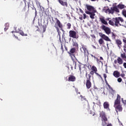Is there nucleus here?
<instances>
[{
  "label": "nucleus",
  "mask_w": 126,
  "mask_h": 126,
  "mask_svg": "<svg viewBox=\"0 0 126 126\" xmlns=\"http://www.w3.org/2000/svg\"><path fill=\"white\" fill-rule=\"evenodd\" d=\"M114 107L115 108L117 115H118L119 112L123 111V107L121 104V95L119 94H117V98L114 101Z\"/></svg>",
  "instance_id": "nucleus-1"
},
{
  "label": "nucleus",
  "mask_w": 126,
  "mask_h": 126,
  "mask_svg": "<svg viewBox=\"0 0 126 126\" xmlns=\"http://www.w3.org/2000/svg\"><path fill=\"white\" fill-rule=\"evenodd\" d=\"M55 20L56 21V23L54 26V27L56 28L57 32H58V34H60V29H61V31L63 32V34H64V32H65L63 29V24L61 23V21H60V20L58 19V18H55Z\"/></svg>",
  "instance_id": "nucleus-2"
},
{
  "label": "nucleus",
  "mask_w": 126,
  "mask_h": 126,
  "mask_svg": "<svg viewBox=\"0 0 126 126\" xmlns=\"http://www.w3.org/2000/svg\"><path fill=\"white\" fill-rule=\"evenodd\" d=\"M86 78H87L86 80V86L87 89H90L92 87V83H91V75L90 74H88V72L86 71Z\"/></svg>",
  "instance_id": "nucleus-3"
},
{
  "label": "nucleus",
  "mask_w": 126,
  "mask_h": 126,
  "mask_svg": "<svg viewBox=\"0 0 126 126\" xmlns=\"http://www.w3.org/2000/svg\"><path fill=\"white\" fill-rule=\"evenodd\" d=\"M113 21L116 27H119V26H123L124 19L121 17L113 18Z\"/></svg>",
  "instance_id": "nucleus-4"
},
{
  "label": "nucleus",
  "mask_w": 126,
  "mask_h": 126,
  "mask_svg": "<svg viewBox=\"0 0 126 126\" xmlns=\"http://www.w3.org/2000/svg\"><path fill=\"white\" fill-rule=\"evenodd\" d=\"M99 117L101 118L102 126H106L107 123L106 122H108V118H107V116H106V113H105V112H100L99 113Z\"/></svg>",
  "instance_id": "nucleus-5"
},
{
  "label": "nucleus",
  "mask_w": 126,
  "mask_h": 126,
  "mask_svg": "<svg viewBox=\"0 0 126 126\" xmlns=\"http://www.w3.org/2000/svg\"><path fill=\"white\" fill-rule=\"evenodd\" d=\"M69 36L73 39H78V35H77L76 32L74 31H70L69 32Z\"/></svg>",
  "instance_id": "nucleus-6"
},
{
  "label": "nucleus",
  "mask_w": 126,
  "mask_h": 126,
  "mask_svg": "<svg viewBox=\"0 0 126 126\" xmlns=\"http://www.w3.org/2000/svg\"><path fill=\"white\" fill-rule=\"evenodd\" d=\"M101 28L102 30H104L105 31L106 34H107V35H109V34H111V29H110L108 27H106L105 25H103L101 26Z\"/></svg>",
  "instance_id": "nucleus-7"
},
{
  "label": "nucleus",
  "mask_w": 126,
  "mask_h": 126,
  "mask_svg": "<svg viewBox=\"0 0 126 126\" xmlns=\"http://www.w3.org/2000/svg\"><path fill=\"white\" fill-rule=\"evenodd\" d=\"M98 35L100 37H101V39H103V40H105V41H107L108 42H111V39L109 38V37L103 34V32H99Z\"/></svg>",
  "instance_id": "nucleus-8"
},
{
  "label": "nucleus",
  "mask_w": 126,
  "mask_h": 126,
  "mask_svg": "<svg viewBox=\"0 0 126 126\" xmlns=\"http://www.w3.org/2000/svg\"><path fill=\"white\" fill-rule=\"evenodd\" d=\"M95 13H96V11H94L93 12L85 11V13H86V14H89L90 17L91 19H95Z\"/></svg>",
  "instance_id": "nucleus-9"
},
{
  "label": "nucleus",
  "mask_w": 126,
  "mask_h": 126,
  "mask_svg": "<svg viewBox=\"0 0 126 126\" xmlns=\"http://www.w3.org/2000/svg\"><path fill=\"white\" fill-rule=\"evenodd\" d=\"M86 7L88 10L86 11H90L91 12H93V11H96V10H95V8H94V7H93V6L86 4Z\"/></svg>",
  "instance_id": "nucleus-10"
},
{
  "label": "nucleus",
  "mask_w": 126,
  "mask_h": 126,
  "mask_svg": "<svg viewBox=\"0 0 126 126\" xmlns=\"http://www.w3.org/2000/svg\"><path fill=\"white\" fill-rule=\"evenodd\" d=\"M117 63L119 64H123V63H124V61L123 60V59H122V58H121V57H118L117 60H115L114 61V63H115V64H116Z\"/></svg>",
  "instance_id": "nucleus-11"
},
{
  "label": "nucleus",
  "mask_w": 126,
  "mask_h": 126,
  "mask_svg": "<svg viewBox=\"0 0 126 126\" xmlns=\"http://www.w3.org/2000/svg\"><path fill=\"white\" fill-rule=\"evenodd\" d=\"M103 10H104V12L106 13H111V14H114V9L113 7H111L110 9V8H108L107 9H106V7H104Z\"/></svg>",
  "instance_id": "nucleus-12"
},
{
  "label": "nucleus",
  "mask_w": 126,
  "mask_h": 126,
  "mask_svg": "<svg viewBox=\"0 0 126 126\" xmlns=\"http://www.w3.org/2000/svg\"><path fill=\"white\" fill-rule=\"evenodd\" d=\"M76 80V78L74 76V75H69L68 78V81L69 82H74Z\"/></svg>",
  "instance_id": "nucleus-13"
},
{
  "label": "nucleus",
  "mask_w": 126,
  "mask_h": 126,
  "mask_svg": "<svg viewBox=\"0 0 126 126\" xmlns=\"http://www.w3.org/2000/svg\"><path fill=\"white\" fill-rule=\"evenodd\" d=\"M64 0H58V1L61 5L63 6H65V7H67L68 4L67 3V1H64Z\"/></svg>",
  "instance_id": "nucleus-14"
},
{
  "label": "nucleus",
  "mask_w": 126,
  "mask_h": 126,
  "mask_svg": "<svg viewBox=\"0 0 126 126\" xmlns=\"http://www.w3.org/2000/svg\"><path fill=\"white\" fill-rule=\"evenodd\" d=\"M115 43L119 49H121V48H122V44H123L122 40H121L120 39H116L115 40Z\"/></svg>",
  "instance_id": "nucleus-15"
},
{
  "label": "nucleus",
  "mask_w": 126,
  "mask_h": 126,
  "mask_svg": "<svg viewBox=\"0 0 126 126\" xmlns=\"http://www.w3.org/2000/svg\"><path fill=\"white\" fill-rule=\"evenodd\" d=\"M80 97L81 98V101H83V100H84V102H83V106H86V105H88V101H87L86 98L83 97L82 95H81Z\"/></svg>",
  "instance_id": "nucleus-16"
},
{
  "label": "nucleus",
  "mask_w": 126,
  "mask_h": 126,
  "mask_svg": "<svg viewBox=\"0 0 126 126\" xmlns=\"http://www.w3.org/2000/svg\"><path fill=\"white\" fill-rule=\"evenodd\" d=\"M113 75L116 77V78H118V77H120L121 76L120 72H119L118 70L114 71L113 72Z\"/></svg>",
  "instance_id": "nucleus-17"
},
{
  "label": "nucleus",
  "mask_w": 126,
  "mask_h": 126,
  "mask_svg": "<svg viewBox=\"0 0 126 126\" xmlns=\"http://www.w3.org/2000/svg\"><path fill=\"white\" fill-rule=\"evenodd\" d=\"M103 107L104 109H108L109 110L110 109V104H109V102L106 101L104 102L103 103Z\"/></svg>",
  "instance_id": "nucleus-18"
},
{
  "label": "nucleus",
  "mask_w": 126,
  "mask_h": 126,
  "mask_svg": "<svg viewBox=\"0 0 126 126\" xmlns=\"http://www.w3.org/2000/svg\"><path fill=\"white\" fill-rule=\"evenodd\" d=\"M99 20H100V22L102 24H104L105 25H108V22L105 20V19L104 17L103 18H99Z\"/></svg>",
  "instance_id": "nucleus-19"
},
{
  "label": "nucleus",
  "mask_w": 126,
  "mask_h": 126,
  "mask_svg": "<svg viewBox=\"0 0 126 126\" xmlns=\"http://www.w3.org/2000/svg\"><path fill=\"white\" fill-rule=\"evenodd\" d=\"M109 24L112 26H115V22L114 21V18L112 20H110L108 22Z\"/></svg>",
  "instance_id": "nucleus-20"
},
{
  "label": "nucleus",
  "mask_w": 126,
  "mask_h": 126,
  "mask_svg": "<svg viewBox=\"0 0 126 126\" xmlns=\"http://www.w3.org/2000/svg\"><path fill=\"white\" fill-rule=\"evenodd\" d=\"M73 48H75L76 50L78 49V43L76 42H74L73 43Z\"/></svg>",
  "instance_id": "nucleus-21"
},
{
  "label": "nucleus",
  "mask_w": 126,
  "mask_h": 126,
  "mask_svg": "<svg viewBox=\"0 0 126 126\" xmlns=\"http://www.w3.org/2000/svg\"><path fill=\"white\" fill-rule=\"evenodd\" d=\"M19 33L20 35H21V36H28V34L27 33H25L24 32L21 30L19 31Z\"/></svg>",
  "instance_id": "nucleus-22"
},
{
  "label": "nucleus",
  "mask_w": 126,
  "mask_h": 126,
  "mask_svg": "<svg viewBox=\"0 0 126 126\" xmlns=\"http://www.w3.org/2000/svg\"><path fill=\"white\" fill-rule=\"evenodd\" d=\"M82 48L83 49L85 54H86V52H88V51L87 50V47L85 45L82 46Z\"/></svg>",
  "instance_id": "nucleus-23"
},
{
  "label": "nucleus",
  "mask_w": 126,
  "mask_h": 126,
  "mask_svg": "<svg viewBox=\"0 0 126 126\" xmlns=\"http://www.w3.org/2000/svg\"><path fill=\"white\" fill-rule=\"evenodd\" d=\"M108 88H109V91H110L111 92H112V93H115V90H114L113 89V88L112 87H111L110 85H109V84L107 85Z\"/></svg>",
  "instance_id": "nucleus-24"
},
{
  "label": "nucleus",
  "mask_w": 126,
  "mask_h": 126,
  "mask_svg": "<svg viewBox=\"0 0 126 126\" xmlns=\"http://www.w3.org/2000/svg\"><path fill=\"white\" fill-rule=\"evenodd\" d=\"M75 51H76V49H75V48H72L70 49L69 54H74L75 53Z\"/></svg>",
  "instance_id": "nucleus-25"
},
{
  "label": "nucleus",
  "mask_w": 126,
  "mask_h": 126,
  "mask_svg": "<svg viewBox=\"0 0 126 126\" xmlns=\"http://www.w3.org/2000/svg\"><path fill=\"white\" fill-rule=\"evenodd\" d=\"M91 69L92 70H93V71H94V72H97V67H96V66H95L94 65H93L92 67H91Z\"/></svg>",
  "instance_id": "nucleus-26"
},
{
  "label": "nucleus",
  "mask_w": 126,
  "mask_h": 126,
  "mask_svg": "<svg viewBox=\"0 0 126 126\" xmlns=\"http://www.w3.org/2000/svg\"><path fill=\"white\" fill-rule=\"evenodd\" d=\"M121 57L122 59H123V60H125V59L126 60V53L124 52V53L121 54Z\"/></svg>",
  "instance_id": "nucleus-27"
},
{
  "label": "nucleus",
  "mask_w": 126,
  "mask_h": 126,
  "mask_svg": "<svg viewBox=\"0 0 126 126\" xmlns=\"http://www.w3.org/2000/svg\"><path fill=\"white\" fill-rule=\"evenodd\" d=\"M118 8H120V9H123V8H125V5L124 4H118Z\"/></svg>",
  "instance_id": "nucleus-28"
},
{
  "label": "nucleus",
  "mask_w": 126,
  "mask_h": 126,
  "mask_svg": "<svg viewBox=\"0 0 126 126\" xmlns=\"http://www.w3.org/2000/svg\"><path fill=\"white\" fill-rule=\"evenodd\" d=\"M113 8L114 12L115 11H116V12H120V10L118 9V7H117V6H114L113 7Z\"/></svg>",
  "instance_id": "nucleus-29"
},
{
  "label": "nucleus",
  "mask_w": 126,
  "mask_h": 126,
  "mask_svg": "<svg viewBox=\"0 0 126 126\" xmlns=\"http://www.w3.org/2000/svg\"><path fill=\"white\" fill-rule=\"evenodd\" d=\"M99 45H103V44H104V40H103V38H100L98 40Z\"/></svg>",
  "instance_id": "nucleus-30"
},
{
  "label": "nucleus",
  "mask_w": 126,
  "mask_h": 126,
  "mask_svg": "<svg viewBox=\"0 0 126 126\" xmlns=\"http://www.w3.org/2000/svg\"><path fill=\"white\" fill-rule=\"evenodd\" d=\"M96 62L98 64H100V63H101L102 65H103V62H102L101 60H99L98 58H96Z\"/></svg>",
  "instance_id": "nucleus-31"
},
{
  "label": "nucleus",
  "mask_w": 126,
  "mask_h": 126,
  "mask_svg": "<svg viewBox=\"0 0 126 126\" xmlns=\"http://www.w3.org/2000/svg\"><path fill=\"white\" fill-rule=\"evenodd\" d=\"M42 28H43V33L46 32V29H47V26H46V25L42 26Z\"/></svg>",
  "instance_id": "nucleus-32"
},
{
  "label": "nucleus",
  "mask_w": 126,
  "mask_h": 126,
  "mask_svg": "<svg viewBox=\"0 0 126 126\" xmlns=\"http://www.w3.org/2000/svg\"><path fill=\"white\" fill-rule=\"evenodd\" d=\"M72 60L73 63V64H74L75 65V68H76V61L72 58Z\"/></svg>",
  "instance_id": "nucleus-33"
},
{
  "label": "nucleus",
  "mask_w": 126,
  "mask_h": 126,
  "mask_svg": "<svg viewBox=\"0 0 126 126\" xmlns=\"http://www.w3.org/2000/svg\"><path fill=\"white\" fill-rule=\"evenodd\" d=\"M67 29H70V28L71 27V24H70V23H68V24H67Z\"/></svg>",
  "instance_id": "nucleus-34"
},
{
  "label": "nucleus",
  "mask_w": 126,
  "mask_h": 126,
  "mask_svg": "<svg viewBox=\"0 0 126 126\" xmlns=\"http://www.w3.org/2000/svg\"><path fill=\"white\" fill-rule=\"evenodd\" d=\"M123 42H124V43H125V44H124L123 47L125 49H126V39H123Z\"/></svg>",
  "instance_id": "nucleus-35"
},
{
  "label": "nucleus",
  "mask_w": 126,
  "mask_h": 126,
  "mask_svg": "<svg viewBox=\"0 0 126 126\" xmlns=\"http://www.w3.org/2000/svg\"><path fill=\"white\" fill-rule=\"evenodd\" d=\"M111 34V37L113 38V39H116V34H115L114 32H112Z\"/></svg>",
  "instance_id": "nucleus-36"
},
{
  "label": "nucleus",
  "mask_w": 126,
  "mask_h": 126,
  "mask_svg": "<svg viewBox=\"0 0 126 126\" xmlns=\"http://www.w3.org/2000/svg\"><path fill=\"white\" fill-rule=\"evenodd\" d=\"M36 5H37V6H39L40 8H41V3H40V2L37 1V2H36Z\"/></svg>",
  "instance_id": "nucleus-37"
},
{
  "label": "nucleus",
  "mask_w": 126,
  "mask_h": 126,
  "mask_svg": "<svg viewBox=\"0 0 126 126\" xmlns=\"http://www.w3.org/2000/svg\"><path fill=\"white\" fill-rule=\"evenodd\" d=\"M117 81H118V82L121 83L123 81V79H122V78H119L117 79Z\"/></svg>",
  "instance_id": "nucleus-38"
},
{
  "label": "nucleus",
  "mask_w": 126,
  "mask_h": 126,
  "mask_svg": "<svg viewBox=\"0 0 126 126\" xmlns=\"http://www.w3.org/2000/svg\"><path fill=\"white\" fill-rule=\"evenodd\" d=\"M94 73L97 75V76H99V77H100V78H102V76L101 75L99 74V73H97L96 72H94Z\"/></svg>",
  "instance_id": "nucleus-39"
},
{
  "label": "nucleus",
  "mask_w": 126,
  "mask_h": 126,
  "mask_svg": "<svg viewBox=\"0 0 126 126\" xmlns=\"http://www.w3.org/2000/svg\"><path fill=\"white\" fill-rule=\"evenodd\" d=\"M84 66H87L88 68H91L92 65L90 64L84 65Z\"/></svg>",
  "instance_id": "nucleus-40"
},
{
  "label": "nucleus",
  "mask_w": 126,
  "mask_h": 126,
  "mask_svg": "<svg viewBox=\"0 0 126 126\" xmlns=\"http://www.w3.org/2000/svg\"><path fill=\"white\" fill-rule=\"evenodd\" d=\"M122 101L123 103L124 104V105H126V100H124V98H122Z\"/></svg>",
  "instance_id": "nucleus-41"
},
{
  "label": "nucleus",
  "mask_w": 126,
  "mask_h": 126,
  "mask_svg": "<svg viewBox=\"0 0 126 126\" xmlns=\"http://www.w3.org/2000/svg\"><path fill=\"white\" fill-rule=\"evenodd\" d=\"M90 74V75H94V71L92 70L90 72V74Z\"/></svg>",
  "instance_id": "nucleus-42"
},
{
  "label": "nucleus",
  "mask_w": 126,
  "mask_h": 126,
  "mask_svg": "<svg viewBox=\"0 0 126 126\" xmlns=\"http://www.w3.org/2000/svg\"><path fill=\"white\" fill-rule=\"evenodd\" d=\"M5 27H7L8 28V27H9V24H8V23H6V24H5Z\"/></svg>",
  "instance_id": "nucleus-43"
},
{
  "label": "nucleus",
  "mask_w": 126,
  "mask_h": 126,
  "mask_svg": "<svg viewBox=\"0 0 126 126\" xmlns=\"http://www.w3.org/2000/svg\"><path fill=\"white\" fill-rule=\"evenodd\" d=\"M103 77H104V80L107 79V74H103Z\"/></svg>",
  "instance_id": "nucleus-44"
},
{
  "label": "nucleus",
  "mask_w": 126,
  "mask_h": 126,
  "mask_svg": "<svg viewBox=\"0 0 126 126\" xmlns=\"http://www.w3.org/2000/svg\"><path fill=\"white\" fill-rule=\"evenodd\" d=\"M79 10L80 12H81L82 14H83L84 13V12L83 11V10H82V9H81V8H79Z\"/></svg>",
  "instance_id": "nucleus-45"
},
{
  "label": "nucleus",
  "mask_w": 126,
  "mask_h": 126,
  "mask_svg": "<svg viewBox=\"0 0 126 126\" xmlns=\"http://www.w3.org/2000/svg\"><path fill=\"white\" fill-rule=\"evenodd\" d=\"M86 19V14H83V19Z\"/></svg>",
  "instance_id": "nucleus-46"
},
{
  "label": "nucleus",
  "mask_w": 126,
  "mask_h": 126,
  "mask_svg": "<svg viewBox=\"0 0 126 126\" xmlns=\"http://www.w3.org/2000/svg\"><path fill=\"white\" fill-rule=\"evenodd\" d=\"M106 85H109V83H108V81H107V79L104 80Z\"/></svg>",
  "instance_id": "nucleus-47"
},
{
  "label": "nucleus",
  "mask_w": 126,
  "mask_h": 126,
  "mask_svg": "<svg viewBox=\"0 0 126 126\" xmlns=\"http://www.w3.org/2000/svg\"><path fill=\"white\" fill-rule=\"evenodd\" d=\"M123 66H124V68H126V63H123Z\"/></svg>",
  "instance_id": "nucleus-48"
},
{
  "label": "nucleus",
  "mask_w": 126,
  "mask_h": 126,
  "mask_svg": "<svg viewBox=\"0 0 126 126\" xmlns=\"http://www.w3.org/2000/svg\"><path fill=\"white\" fill-rule=\"evenodd\" d=\"M125 76H126V75L125 74V73H122V74H121V76L122 77H124Z\"/></svg>",
  "instance_id": "nucleus-49"
},
{
  "label": "nucleus",
  "mask_w": 126,
  "mask_h": 126,
  "mask_svg": "<svg viewBox=\"0 0 126 126\" xmlns=\"http://www.w3.org/2000/svg\"><path fill=\"white\" fill-rule=\"evenodd\" d=\"M91 57H92V58H94V59H97V58L96 57H95V56H94L93 55H92V54H91Z\"/></svg>",
  "instance_id": "nucleus-50"
},
{
  "label": "nucleus",
  "mask_w": 126,
  "mask_h": 126,
  "mask_svg": "<svg viewBox=\"0 0 126 126\" xmlns=\"http://www.w3.org/2000/svg\"><path fill=\"white\" fill-rule=\"evenodd\" d=\"M61 50L63 52V44H61Z\"/></svg>",
  "instance_id": "nucleus-51"
},
{
  "label": "nucleus",
  "mask_w": 126,
  "mask_h": 126,
  "mask_svg": "<svg viewBox=\"0 0 126 126\" xmlns=\"http://www.w3.org/2000/svg\"><path fill=\"white\" fill-rule=\"evenodd\" d=\"M34 10H35V15H37V10L36 9V8H34Z\"/></svg>",
  "instance_id": "nucleus-52"
},
{
  "label": "nucleus",
  "mask_w": 126,
  "mask_h": 126,
  "mask_svg": "<svg viewBox=\"0 0 126 126\" xmlns=\"http://www.w3.org/2000/svg\"><path fill=\"white\" fill-rule=\"evenodd\" d=\"M99 60H100L101 61H104V59H103V57H99Z\"/></svg>",
  "instance_id": "nucleus-53"
},
{
  "label": "nucleus",
  "mask_w": 126,
  "mask_h": 126,
  "mask_svg": "<svg viewBox=\"0 0 126 126\" xmlns=\"http://www.w3.org/2000/svg\"><path fill=\"white\" fill-rule=\"evenodd\" d=\"M59 40H60L61 43H62V39H61V34H60V33H59Z\"/></svg>",
  "instance_id": "nucleus-54"
},
{
  "label": "nucleus",
  "mask_w": 126,
  "mask_h": 126,
  "mask_svg": "<svg viewBox=\"0 0 126 126\" xmlns=\"http://www.w3.org/2000/svg\"><path fill=\"white\" fill-rule=\"evenodd\" d=\"M79 69L80 71H81V65H79Z\"/></svg>",
  "instance_id": "nucleus-55"
},
{
  "label": "nucleus",
  "mask_w": 126,
  "mask_h": 126,
  "mask_svg": "<svg viewBox=\"0 0 126 126\" xmlns=\"http://www.w3.org/2000/svg\"><path fill=\"white\" fill-rule=\"evenodd\" d=\"M105 71H106V73H108V67H106Z\"/></svg>",
  "instance_id": "nucleus-56"
},
{
  "label": "nucleus",
  "mask_w": 126,
  "mask_h": 126,
  "mask_svg": "<svg viewBox=\"0 0 126 126\" xmlns=\"http://www.w3.org/2000/svg\"><path fill=\"white\" fill-rule=\"evenodd\" d=\"M8 29V28L5 27V28L4 29V31H6V30H7Z\"/></svg>",
  "instance_id": "nucleus-57"
},
{
  "label": "nucleus",
  "mask_w": 126,
  "mask_h": 126,
  "mask_svg": "<svg viewBox=\"0 0 126 126\" xmlns=\"http://www.w3.org/2000/svg\"><path fill=\"white\" fill-rule=\"evenodd\" d=\"M92 37L93 38H94V39L96 38V36H95V35H92Z\"/></svg>",
  "instance_id": "nucleus-58"
},
{
  "label": "nucleus",
  "mask_w": 126,
  "mask_h": 126,
  "mask_svg": "<svg viewBox=\"0 0 126 126\" xmlns=\"http://www.w3.org/2000/svg\"><path fill=\"white\" fill-rule=\"evenodd\" d=\"M107 126H113V125H112V124H108Z\"/></svg>",
  "instance_id": "nucleus-59"
},
{
  "label": "nucleus",
  "mask_w": 126,
  "mask_h": 126,
  "mask_svg": "<svg viewBox=\"0 0 126 126\" xmlns=\"http://www.w3.org/2000/svg\"><path fill=\"white\" fill-rule=\"evenodd\" d=\"M79 19H80V20H82L83 19L82 18V17H79Z\"/></svg>",
  "instance_id": "nucleus-60"
},
{
  "label": "nucleus",
  "mask_w": 126,
  "mask_h": 126,
  "mask_svg": "<svg viewBox=\"0 0 126 126\" xmlns=\"http://www.w3.org/2000/svg\"><path fill=\"white\" fill-rule=\"evenodd\" d=\"M24 0V2H25V4H26V0Z\"/></svg>",
  "instance_id": "nucleus-61"
},
{
  "label": "nucleus",
  "mask_w": 126,
  "mask_h": 126,
  "mask_svg": "<svg viewBox=\"0 0 126 126\" xmlns=\"http://www.w3.org/2000/svg\"><path fill=\"white\" fill-rule=\"evenodd\" d=\"M14 36L15 37V38H16L17 39H18V37L16 36L15 35H14Z\"/></svg>",
  "instance_id": "nucleus-62"
},
{
  "label": "nucleus",
  "mask_w": 126,
  "mask_h": 126,
  "mask_svg": "<svg viewBox=\"0 0 126 126\" xmlns=\"http://www.w3.org/2000/svg\"><path fill=\"white\" fill-rule=\"evenodd\" d=\"M93 116H95V113L93 112Z\"/></svg>",
  "instance_id": "nucleus-63"
},
{
  "label": "nucleus",
  "mask_w": 126,
  "mask_h": 126,
  "mask_svg": "<svg viewBox=\"0 0 126 126\" xmlns=\"http://www.w3.org/2000/svg\"><path fill=\"white\" fill-rule=\"evenodd\" d=\"M91 1H96V0H91Z\"/></svg>",
  "instance_id": "nucleus-64"
}]
</instances>
